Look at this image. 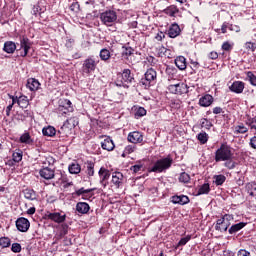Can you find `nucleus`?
<instances>
[{
  "instance_id": "4be33fe9",
  "label": "nucleus",
  "mask_w": 256,
  "mask_h": 256,
  "mask_svg": "<svg viewBox=\"0 0 256 256\" xmlns=\"http://www.w3.org/2000/svg\"><path fill=\"white\" fill-rule=\"evenodd\" d=\"M229 90L232 93H236L237 95L243 93L245 90V82L243 81H234L231 86H229Z\"/></svg>"
},
{
  "instance_id": "473e14b6",
  "label": "nucleus",
  "mask_w": 256,
  "mask_h": 256,
  "mask_svg": "<svg viewBox=\"0 0 256 256\" xmlns=\"http://www.w3.org/2000/svg\"><path fill=\"white\" fill-rule=\"evenodd\" d=\"M57 229H58V237L60 239H63V237H65V235L69 233V224L63 222L57 227Z\"/></svg>"
},
{
  "instance_id": "4468645a",
  "label": "nucleus",
  "mask_w": 256,
  "mask_h": 256,
  "mask_svg": "<svg viewBox=\"0 0 256 256\" xmlns=\"http://www.w3.org/2000/svg\"><path fill=\"white\" fill-rule=\"evenodd\" d=\"M100 177V184L105 189L109 185V177H111V171L105 167H101L98 171Z\"/></svg>"
},
{
  "instance_id": "a18cd8bd",
  "label": "nucleus",
  "mask_w": 256,
  "mask_h": 256,
  "mask_svg": "<svg viewBox=\"0 0 256 256\" xmlns=\"http://www.w3.org/2000/svg\"><path fill=\"white\" fill-rule=\"evenodd\" d=\"M211 192V187L209 183H205L198 189L197 195H209Z\"/></svg>"
},
{
  "instance_id": "aec40b11",
  "label": "nucleus",
  "mask_w": 256,
  "mask_h": 256,
  "mask_svg": "<svg viewBox=\"0 0 256 256\" xmlns=\"http://www.w3.org/2000/svg\"><path fill=\"white\" fill-rule=\"evenodd\" d=\"M127 139L129 143L137 145V143H143V134L139 131H133L128 134Z\"/></svg>"
},
{
  "instance_id": "a211bd4d",
  "label": "nucleus",
  "mask_w": 256,
  "mask_h": 256,
  "mask_svg": "<svg viewBox=\"0 0 256 256\" xmlns=\"http://www.w3.org/2000/svg\"><path fill=\"white\" fill-rule=\"evenodd\" d=\"M39 175L42 177V179L51 181V179H55V170L49 167H43L39 170Z\"/></svg>"
},
{
  "instance_id": "c9c22d12",
  "label": "nucleus",
  "mask_w": 256,
  "mask_h": 256,
  "mask_svg": "<svg viewBox=\"0 0 256 256\" xmlns=\"http://www.w3.org/2000/svg\"><path fill=\"white\" fill-rule=\"evenodd\" d=\"M68 171L71 175H79L81 173V165L73 162L68 166Z\"/></svg>"
},
{
  "instance_id": "e433bc0d",
  "label": "nucleus",
  "mask_w": 256,
  "mask_h": 256,
  "mask_svg": "<svg viewBox=\"0 0 256 256\" xmlns=\"http://www.w3.org/2000/svg\"><path fill=\"white\" fill-rule=\"evenodd\" d=\"M20 143H24L25 145H33V140L31 138V134L29 132H25L20 136Z\"/></svg>"
},
{
  "instance_id": "dca6fc26",
  "label": "nucleus",
  "mask_w": 256,
  "mask_h": 256,
  "mask_svg": "<svg viewBox=\"0 0 256 256\" xmlns=\"http://www.w3.org/2000/svg\"><path fill=\"white\" fill-rule=\"evenodd\" d=\"M16 227L21 233H27L29 231V227H31V222H29V219L25 217H20L16 220Z\"/></svg>"
},
{
  "instance_id": "9d476101",
  "label": "nucleus",
  "mask_w": 256,
  "mask_h": 256,
  "mask_svg": "<svg viewBox=\"0 0 256 256\" xmlns=\"http://www.w3.org/2000/svg\"><path fill=\"white\" fill-rule=\"evenodd\" d=\"M95 69H97V62L95 61V59L89 57L84 60L82 64V73H84V75H91V73H93Z\"/></svg>"
},
{
  "instance_id": "bf43d9fd",
  "label": "nucleus",
  "mask_w": 256,
  "mask_h": 256,
  "mask_svg": "<svg viewBox=\"0 0 256 256\" xmlns=\"http://www.w3.org/2000/svg\"><path fill=\"white\" fill-rule=\"evenodd\" d=\"M146 61L148 64H150L151 67H156L157 63H159V60H157V58H155L153 56H148L146 58Z\"/></svg>"
},
{
  "instance_id": "39448f33",
  "label": "nucleus",
  "mask_w": 256,
  "mask_h": 256,
  "mask_svg": "<svg viewBox=\"0 0 256 256\" xmlns=\"http://www.w3.org/2000/svg\"><path fill=\"white\" fill-rule=\"evenodd\" d=\"M157 84V71L153 68L147 69V71L144 74V77L141 78L139 85L140 87H143L144 89H149L150 87H153V85Z\"/></svg>"
},
{
  "instance_id": "4d7b16f0",
  "label": "nucleus",
  "mask_w": 256,
  "mask_h": 256,
  "mask_svg": "<svg viewBox=\"0 0 256 256\" xmlns=\"http://www.w3.org/2000/svg\"><path fill=\"white\" fill-rule=\"evenodd\" d=\"M137 151V146L135 144L128 145L124 148V154L131 155V153H135Z\"/></svg>"
},
{
  "instance_id": "a878e982",
  "label": "nucleus",
  "mask_w": 256,
  "mask_h": 256,
  "mask_svg": "<svg viewBox=\"0 0 256 256\" xmlns=\"http://www.w3.org/2000/svg\"><path fill=\"white\" fill-rule=\"evenodd\" d=\"M90 209L91 206H89L87 202H78L76 204V211L77 213H80V215H87Z\"/></svg>"
},
{
  "instance_id": "1a4fd4ad",
  "label": "nucleus",
  "mask_w": 256,
  "mask_h": 256,
  "mask_svg": "<svg viewBox=\"0 0 256 256\" xmlns=\"http://www.w3.org/2000/svg\"><path fill=\"white\" fill-rule=\"evenodd\" d=\"M168 90L170 91V93H173L174 95H185L189 93V86L181 82L178 84L169 85Z\"/></svg>"
},
{
  "instance_id": "e2e57ef3",
  "label": "nucleus",
  "mask_w": 256,
  "mask_h": 256,
  "mask_svg": "<svg viewBox=\"0 0 256 256\" xmlns=\"http://www.w3.org/2000/svg\"><path fill=\"white\" fill-rule=\"evenodd\" d=\"M245 49L247 51H251L252 53H254V51L256 49V43H254V42H246L245 43Z\"/></svg>"
},
{
  "instance_id": "7ed1b4c3",
  "label": "nucleus",
  "mask_w": 256,
  "mask_h": 256,
  "mask_svg": "<svg viewBox=\"0 0 256 256\" xmlns=\"http://www.w3.org/2000/svg\"><path fill=\"white\" fill-rule=\"evenodd\" d=\"M233 155V148L227 143H222L214 152V161L216 163H221V161H229V159H233Z\"/></svg>"
},
{
  "instance_id": "c85d7f7f",
  "label": "nucleus",
  "mask_w": 256,
  "mask_h": 256,
  "mask_svg": "<svg viewBox=\"0 0 256 256\" xmlns=\"http://www.w3.org/2000/svg\"><path fill=\"white\" fill-rule=\"evenodd\" d=\"M4 53H8L10 55H13L15 51H17V44L13 41H6L3 46Z\"/></svg>"
},
{
  "instance_id": "72a5a7b5",
  "label": "nucleus",
  "mask_w": 256,
  "mask_h": 256,
  "mask_svg": "<svg viewBox=\"0 0 256 256\" xmlns=\"http://www.w3.org/2000/svg\"><path fill=\"white\" fill-rule=\"evenodd\" d=\"M85 165H86L85 173L89 179L95 175V163L91 161H87Z\"/></svg>"
},
{
  "instance_id": "b1692460",
  "label": "nucleus",
  "mask_w": 256,
  "mask_h": 256,
  "mask_svg": "<svg viewBox=\"0 0 256 256\" xmlns=\"http://www.w3.org/2000/svg\"><path fill=\"white\" fill-rule=\"evenodd\" d=\"M101 147L104 151H113L115 149V142H113L110 136H106L101 142Z\"/></svg>"
},
{
  "instance_id": "f3484780",
  "label": "nucleus",
  "mask_w": 256,
  "mask_h": 256,
  "mask_svg": "<svg viewBox=\"0 0 256 256\" xmlns=\"http://www.w3.org/2000/svg\"><path fill=\"white\" fill-rule=\"evenodd\" d=\"M167 35L170 39H176L181 35V26L177 22L172 23L168 28Z\"/></svg>"
},
{
  "instance_id": "bb28decb",
  "label": "nucleus",
  "mask_w": 256,
  "mask_h": 256,
  "mask_svg": "<svg viewBox=\"0 0 256 256\" xmlns=\"http://www.w3.org/2000/svg\"><path fill=\"white\" fill-rule=\"evenodd\" d=\"M174 63L180 71H185V69H187V58L184 56H177Z\"/></svg>"
},
{
  "instance_id": "de8ad7c7",
  "label": "nucleus",
  "mask_w": 256,
  "mask_h": 256,
  "mask_svg": "<svg viewBox=\"0 0 256 256\" xmlns=\"http://www.w3.org/2000/svg\"><path fill=\"white\" fill-rule=\"evenodd\" d=\"M0 247L2 249H7V247H11V239H9V237H1L0 238Z\"/></svg>"
},
{
  "instance_id": "864d4df0",
  "label": "nucleus",
  "mask_w": 256,
  "mask_h": 256,
  "mask_svg": "<svg viewBox=\"0 0 256 256\" xmlns=\"http://www.w3.org/2000/svg\"><path fill=\"white\" fill-rule=\"evenodd\" d=\"M224 167L229 170L235 169L237 167V162L233 161V159L224 160Z\"/></svg>"
},
{
  "instance_id": "0e129e2a",
  "label": "nucleus",
  "mask_w": 256,
  "mask_h": 256,
  "mask_svg": "<svg viewBox=\"0 0 256 256\" xmlns=\"http://www.w3.org/2000/svg\"><path fill=\"white\" fill-rule=\"evenodd\" d=\"M211 123L207 118H202L201 119V128L203 129H211Z\"/></svg>"
},
{
  "instance_id": "7c9ffc66",
  "label": "nucleus",
  "mask_w": 256,
  "mask_h": 256,
  "mask_svg": "<svg viewBox=\"0 0 256 256\" xmlns=\"http://www.w3.org/2000/svg\"><path fill=\"white\" fill-rule=\"evenodd\" d=\"M244 227H247V222H239L237 224H233L228 229V233L229 235H235V233H239V231H241V229H244Z\"/></svg>"
},
{
  "instance_id": "a19ab883",
  "label": "nucleus",
  "mask_w": 256,
  "mask_h": 256,
  "mask_svg": "<svg viewBox=\"0 0 256 256\" xmlns=\"http://www.w3.org/2000/svg\"><path fill=\"white\" fill-rule=\"evenodd\" d=\"M197 140L199 141V143L201 145H205L207 143V141H209V134H207V132L205 131H201L197 136H196Z\"/></svg>"
},
{
  "instance_id": "f8f14e48",
  "label": "nucleus",
  "mask_w": 256,
  "mask_h": 256,
  "mask_svg": "<svg viewBox=\"0 0 256 256\" xmlns=\"http://www.w3.org/2000/svg\"><path fill=\"white\" fill-rule=\"evenodd\" d=\"M59 113L67 115V113H73V103L69 99H60L58 106Z\"/></svg>"
},
{
  "instance_id": "c756f323",
  "label": "nucleus",
  "mask_w": 256,
  "mask_h": 256,
  "mask_svg": "<svg viewBox=\"0 0 256 256\" xmlns=\"http://www.w3.org/2000/svg\"><path fill=\"white\" fill-rule=\"evenodd\" d=\"M23 193L25 199H27L28 201H37V197H39V195H37V192L31 188L24 189Z\"/></svg>"
},
{
  "instance_id": "cd10ccee",
  "label": "nucleus",
  "mask_w": 256,
  "mask_h": 256,
  "mask_svg": "<svg viewBox=\"0 0 256 256\" xmlns=\"http://www.w3.org/2000/svg\"><path fill=\"white\" fill-rule=\"evenodd\" d=\"M26 87L30 91H39V87H41V83L39 82V80L35 78H29L27 80Z\"/></svg>"
},
{
  "instance_id": "58836bf2",
  "label": "nucleus",
  "mask_w": 256,
  "mask_h": 256,
  "mask_svg": "<svg viewBox=\"0 0 256 256\" xmlns=\"http://www.w3.org/2000/svg\"><path fill=\"white\" fill-rule=\"evenodd\" d=\"M17 104L21 109H27L29 107V98L25 95L19 96V100H17Z\"/></svg>"
},
{
  "instance_id": "79ce46f5",
  "label": "nucleus",
  "mask_w": 256,
  "mask_h": 256,
  "mask_svg": "<svg viewBox=\"0 0 256 256\" xmlns=\"http://www.w3.org/2000/svg\"><path fill=\"white\" fill-rule=\"evenodd\" d=\"M122 49V56L125 59H129V57L135 53V49H133L131 46H123Z\"/></svg>"
},
{
  "instance_id": "f704fd0d",
  "label": "nucleus",
  "mask_w": 256,
  "mask_h": 256,
  "mask_svg": "<svg viewBox=\"0 0 256 256\" xmlns=\"http://www.w3.org/2000/svg\"><path fill=\"white\" fill-rule=\"evenodd\" d=\"M42 135H44V137H55L57 130L53 126H47L42 129Z\"/></svg>"
},
{
  "instance_id": "8fccbe9b",
  "label": "nucleus",
  "mask_w": 256,
  "mask_h": 256,
  "mask_svg": "<svg viewBox=\"0 0 256 256\" xmlns=\"http://www.w3.org/2000/svg\"><path fill=\"white\" fill-rule=\"evenodd\" d=\"M43 13V8H41V4L36 3L33 5L32 7V15H35V17H37V15H41Z\"/></svg>"
},
{
  "instance_id": "f257e3e1",
  "label": "nucleus",
  "mask_w": 256,
  "mask_h": 256,
  "mask_svg": "<svg viewBox=\"0 0 256 256\" xmlns=\"http://www.w3.org/2000/svg\"><path fill=\"white\" fill-rule=\"evenodd\" d=\"M173 165V158L167 156L158 160L152 161L148 166V173H165L168 169H171Z\"/></svg>"
},
{
  "instance_id": "37998d69",
  "label": "nucleus",
  "mask_w": 256,
  "mask_h": 256,
  "mask_svg": "<svg viewBox=\"0 0 256 256\" xmlns=\"http://www.w3.org/2000/svg\"><path fill=\"white\" fill-rule=\"evenodd\" d=\"M213 179L216 187H220L223 185V183H225V181H227V177H225L223 174L214 175Z\"/></svg>"
},
{
  "instance_id": "338daca9",
  "label": "nucleus",
  "mask_w": 256,
  "mask_h": 256,
  "mask_svg": "<svg viewBox=\"0 0 256 256\" xmlns=\"http://www.w3.org/2000/svg\"><path fill=\"white\" fill-rule=\"evenodd\" d=\"M237 256H251V252L245 249H240L237 253Z\"/></svg>"
},
{
  "instance_id": "c03bdc74",
  "label": "nucleus",
  "mask_w": 256,
  "mask_h": 256,
  "mask_svg": "<svg viewBox=\"0 0 256 256\" xmlns=\"http://www.w3.org/2000/svg\"><path fill=\"white\" fill-rule=\"evenodd\" d=\"M246 191L251 197H256V183L250 182L246 184Z\"/></svg>"
},
{
  "instance_id": "13d9d810",
  "label": "nucleus",
  "mask_w": 256,
  "mask_h": 256,
  "mask_svg": "<svg viewBox=\"0 0 256 256\" xmlns=\"http://www.w3.org/2000/svg\"><path fill=\"white\" fill-rule=\"evenodd\" d=\"M233 43L231 44L229 41H225L223 42L222 44V51H227V52H230V51H233Z\"/></svg>"
},
{
  "instance_id": "5701e85b",
  "label": "nucleus",
  "mask_w": 256,
  "mask_h": 256,
  "mask_svg": "<svg viewBox=\"0 0 256 256\" xmlns=\"http://www.w3.org/2000/svg\"><path fill=\"white\" fill-rule=\"evenodd\" d=\"M191 200L189 199V196L187 195H174L171 197V202L174 204V205H188V203L190 202Z\"/></svg>"
},
{
  "instance_id": "ddd939ff",
  "label": "nucleus",
  "mask_w": 256,
  "mask_h": 256,
  "mask_svg": "<svg viewBox=\"0 0 256 256\" xmlns=\"http://www.w3.org/2000/svg\"><path fill=\"white\" fill-rule=\"evenodd\" d=\"M33 43L27 36H22L20 38V48L23 49V52L20 53L21 57H27L29 55V50L31 49V46Z\"/></svg>"
},
{
  "instance_id": "4c0bfd02",
  "label": "nucleus",
  "mask_w": 256,
  "mask_h": 256,
  "mask_svg": "<svg viewBox=\"0 0 256 256\" xmlns=\"http://www.w3.org/2000/svg\"><path fill=\"white\" fill-rule=\"evenodd\" d=\"M99 57L101 61H105V63H107V61L111 59V52L109 51V49L103 48L100 50Z\"/></svg>"
},
{
  "instance_id": "774afa93",
  "label": "nucleus",
  "mask_w": 256,
  "mask_h": 256,
  "mask_svg": "<svg viewBox=\"0 0 256 256\" xmlns=\"http://www.w3.org/2000/svg\"><path fill=\"white\" fill-rule=\"evenodd\" d=\"M249 145H250L251 149L256 150V136H253L252 138H250Z\"/></svg>"
},
{
  "instance_id": "20e7f679",
  "label": "nucleus",
  "mask_w": 256,
  "mask_h": 256,
  "mask_svg": "<svg viewBox=\"0 0 256 256\" xmlns=\"http://www.w3.org/2000/svg\"><path fill=\"white\" fill-rule=\"evenodd\" d=\"M79 125V117L73 116L68 118L61 128L58 130V135L60 139H65L73 133V129H75Z\"/></svg>"
},
{
  "instance_id": "f03ea898",
  "label": "nucleus",
  "mask_w": 256,
  "mask_h": 256,
  "mask_svg": "<svg viewBox=\"0 0 256 256\" xmlns=\"http://www.w3.org/2000/svg\"><path fill=\"white\" fill-rule=\"evenodd\" d=\"M116 85L117 87L129 89L131 85H135V74L129 68L122 70V72L117 74Z\"/></svg>"
},
{
  "instance_id": "0eeeda50",
  "label": "nucleus",
  "mask_w": 256,
  "mask_h": 256,
  "mask_svg": "<svg viewBox=\"0 0 256 256\" xmlns=\"http://www.w3.org/2000/svg\"><path fill=\"white\" fill-rule=\"evenodd\" d=\"M100 21L106 27H113V24L117 21V12L115 10H106L100 14Z\"/></svg>"
},
{
  "instance_id": "412c9836",
  "label": "nucleus",
  "mask_w": 256,
  "mask_h": 256,
  "mask_svg": "<svg viewBox=\"0 0 256 256\" xmlns=\"http://www.w3.org/2000/svg\"><path fill=\"white\" fill-rule=\"evenodd\" d=\"M125 179V177L123 176V173L121 172H113L112 173V180L111 183L112 185L116 188L119 189V187H121V185H123V180Z\"/></svg>"
},
{
  "instance_id": "6e6d98bb",
  "label": "nucleus",
  "mask_w": 256,
  "mask_h": 256,
  "mask_svg": "<svg viewBox=\"0 0 256 256\" xmlns=\"http://www.w3.org/2000/svg\"><path fill=\"white\" fill-rule=\"evenodd\" d=\"M181 105H183V102L180 99L171 100L170 107L172 109H181Z\"/></svg>"
},
{
  "instance_id": "680f3d73",
  "label": "nucleus",
  "mask_w": 256,
  "mask_h": 256,
  "mask_svg": "<svg viewBox=\"0 0 256 256\" xmlns=\"http://www.w3.org/2000/svg\"><path fill=\"white\" fill-rule=\"evenodd\" d=\"M190 239H191V235H187L186 237L181 238L177 244V247L185 246L186 243H189Z\"/></svg>"
},
{
  "instance_id": "69168bd1",
  "label": "nucleus",
  "mask_w": 256,
  "mask_h": 256,
  "mask_svg": "<svg viewBox=\"0 0 256 256\" xmlns=\"http://www.w3.org/2000/svg\"><path fill=\"white\" fill-rule=\"evenodd\" d=\"M21 244L19 243H13L12 246H11V252L12 253H21Z\"/></svg>"
},
{
  "instance_id": "3c124183",
  "label": "nucleus",
  "mask_w": 256,
  "mask_h": 256,
  "mask_svg": "<svg viewBox=\"0 0 256 256\" xmlns=\"http://www.w3.org/2000/svg\"><path fill=\"white\" fill-rule=\"evenodd\" d=\"M130 171H132L133 175H137V173H141L143 171V164L138 163L131 166Z\"/></svg>"
},
{
  "instance_id": "6ab92c4d",
  "label": "nucleus",
  "mask_w": 256,
  "mask_h": 256,
  "mask_svg": "<svg viewBox=\"0 0 256 256\" xmlns=\"http://www.w3.org/2000/svg\"><path fill=\"white\" fill-rule=\"evenodd\" d=\"M215 101V98L211 94H204L199 98L198 105L200 107H211Z\"/></svg>"
},
{
  "instance_id": "49530a36",
  "label": "nucleus",
  "mask_w": 256,
  "mask_h": 256,
  "mask_svg": "<svg viewBox=\"0 0 256 256\" xmlns=\"http://www.w3.org/2000/svg\"><path fill=\"white\" fill-rule=\"evenodd\" d=\"M165 73L168 75L169 79H173V77L177 75V68H175V66L167 65Z\"/></svg>"
},
{
  "instance_id": "9b49d317",
  "label": "nucleus",
  "mask_w": 256,
  "mask_h": 256,
  "mask_svg": "<svg viewBox=\"0 0 256 256\" xmlns=\"http://www.w3.org/2000/svg\"><path fill=\"white\" fill-rule=\"evenodd\" d=\"M227 30L232 31L233 33H241V26L225 21L222 23L221 28L216 30V33H222L225 35L227 34Z\"/></svg>"
},
{
  "instance_id": "5fc2aeb1",
  "label": "nucleus",
  "mask_w": 256,
  "mask_h": 256,
  "mask_svg": "<svg viewBox=\"0 0 256 256\" xmlns=\"http://www.w3.org/2000/svg\"><path fill=\"white\" fill-rule=\"evenodd\" d=\"M145 115H147V110L143 107H138L136 108V112H135V118L139 119L140 117H145Z\"/></svg>"
},
{
  "instance_id": "393cba45",
  "label": "nucleus",
  "mask_w": 256,
  "mask_h": 256,
  "mask_svg": "<svg viewBox=\"0 0 256 256\" xmlns=\"http://www.w3.org/2000/svg\"><path fill=\"white\" fill-rule=\"evenodd\" d=\"M59 181H61L62 187L64 191H67L68 187H73L74 183L69 179V176L67 174L60 172V178Z\"/></svg>"
},
{
  "instance_id": "052dcab7",
  "label": "nucleus",
  "mask_w": 256,
  "mask_h": 256,
  "mask_svg": "<svg viewBox=\"0 0 256 256\" xmlns=\"http://www.w3.org/2000/svg\"><path fill=\"white\" fill-rule=\"evenodd\" d=\"M246 75H247V77H248L250 83H251L254 87H256V75L253 74V72H251V71H248V72L246 73Z\"/></svg>"
},
{
  "instance_id": "2f4dec72",
  "label": "nucleus",
  "mask_w": 256,
  "mask_h": 256,
  "mask_svg": "<svg viewBox=\"0 0 256 256\" xmlns=\"http://www.w3.org/2000/svg\"><path fill=\"white\" fill-rule=\"evenodd\" d=\"M92 191H95V189H85L82 187L76 190L73 195H76V197L82 196V199H87L88 197L91 198V195H89V193H92Z\"/></svg>"
},
{
  "instance_id": "603ef678",
  "label": "nucleus",
  "mask_w": 256,
  "mask_h": 256,
  "mask_svg": "<svg viewBox=\"0 0 256 256\" xmlns=\"http://www.w3.org/2000/svg\"><path fill=\"white\" fill-rule=\"evenodd\" d=\"M12 159L15 163H20V161L23 160V152L21 150H18L17 152H14L12 154Z\"/></svg>"
},
{
  "instance_id": "2eb2a0df",
  "label": "nucleus",
  "mask_w": 256,
  "mask_h": 256,
  "mask_svg": "<svg viewBox=\"0 0 256 256\" xmlns=\"http://www.w3.org/2000/svg\"><path fill=\"white\" fill-rule=\"evenodd\" d=\"M164 15H167L168 17H171V19L175 20L177 17H181V10H179V7L177 5L172 4L168 7H166L163 10Z\"/></svg>"
},
{
  "instance_id": "09e8293b",
  "label": "nucleus",
  "mask_w": 256,
  "mask_h": 256,
  "mask_svg": "<svg viewBox=\"0 0 256 256\" xmlns=\"http://www.w3.org/2000/svg\"><path fill=\"white\" fill-rule=\"evenodd\" d=\"M180 183H189L191 181V176L187 172H182L178 178Z\"/></svg>"
},
{
  "instance_id": "423d86ee",
  "label": "nucleus",
  "mask_w": 256,
  "mask_h": 256,
  "mask_svg": "<svg viewBox=\"0 0 256 256\" xmlns=\"http://www.w3.org/2000/svg\"><path fill=\"white\" fill-rule=\"evenodd\" d=\"M234 216L232 214H224L220 219L216 221L215 230L220 231V233L227 232V229L231 227V221H233Z\"/></svg>"
},
{
  "instance_id": "ea45409f",
  "label": "nucleus",
  "mask_w": 256,
  "mask_h": 256,
  "mask_svg": "<svg viewBox=\"0 0 256 256\" xmlns=\"http://www.w3.org/2000/svg\"><path fill=\"white\" fill-rule=\"evenodd\" d=\"M248 132H249V128H247L243 123L235 126L234 128V133H236V135H239V134L245 135V133H248Z\"/></svg>"
},
{
  "instance_id": "6e6552de",
  "label": "nucleus",
  "mask_w": 256,
  "mask_h": 256,
  "mask_svg": "<svg viewBox=\"0 0 256 256\" xmlns=\"http://www.w3.org/2000/svg\"><path fill=\"white\" fill-rule=\"evenodd\" d=\"M46 219L49 221H53V223H57L58 225H61L62 223H65L67 221V214L65 212H48L46 214Z\"/></svg>"
}]
</instances>
